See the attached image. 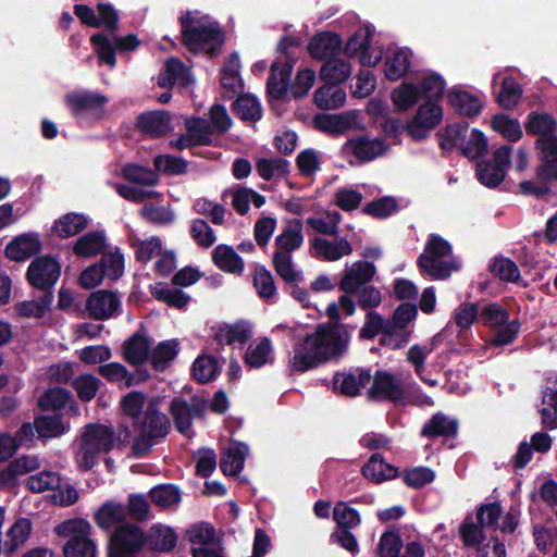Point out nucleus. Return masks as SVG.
Listing matches in <instances>:
<instances>
[{
	"label": "nucleus",
	"mask_w": 557,
	"mask_h": 557,
	"mask_svg": "<svg viewBox=\"0 0 557 557\" xmlns=\"http://www.w3.org/2000/svg\"><path fill=\"white\" fill-rule=\"evenodd\" d=\"M326 315L334 321L333 324H318L313 333H307L294 345V356L289 361L293 372L304 373L346 355L355 327L338 323L341 314L335 301L327 305Z\"/></svg>",
	"instance_id": "1"
},
{
	"label": "nucleus",
	"mask_w": 557,
	"mask_h": 557,
	"mask_svg": "<svg viewBox=\"0 0 557 557\" xmlns=\"http://www.w3.org/2000/svg\"><path fill=\"white\" fill-rule=\"evenodd\" d=\"M158 404V399L152 398L144 414L133 423V428L138 431L132 444V454L135 458L146 457L151 448L170 432V419L159 411Z\"/></svg>",
	"instance_id": "2"
},
{
	"label": "nucleus",
	"mask_w": 557,
	"mask_h": 557,
	"mask_svg": "<svg viewBox=\"0 0 557 557\" xmlns=\"http://www.w3.org/2000/svg\"><path fill=\"white\" fill-rule=\"evenodd\" d=\"M178 21L182 44L190 52L206 50L211 58L220 54L225 42V34L218 23L201 24L196 22L189 11L182 14Z\"/></svg>",
	"instance_id": "3"
},
{
	"label": "nucleus",
	"mask_w": 557,
	"mask_h": 557,
	"mask_svg": "<svg viewBox=\"0 0 557 557\" xmlns=\"http://www.w3.org/2000/svg\"><path fill=\"white\" fill-rule=\"evenodd\" d=\"M453 253L451 245L442 236L431 234L424 246V252L417 259V265L420 272L430 276L432 280H446L450 276L453 270H456L453 260H444Z\"/></svg>",
	"instance_id": "4"
},
{
	"label": "nucleus",
	"mask_w": 557,
	"mask_h": 557,
	"mask_svg": "<svg viewBox=\"0 0 557 557\" xmlns=\"http://www.w3.org/2000/svg\"><path fill=\"white\" fill-rule=\"evenodd\" d=\"M114 446V431L101 423H90L82 434L81 449L77 455L78 468L91 470L100 453H109Z\"/></svg>",
	"instance_id": "5"
},
{
	"label": "nucleus",
	"mask_w": 557,
	"mask_h": 557,
	"mask_svg": "<svg viewBox=\"0 0 557 557\" xmlns=\"http://www.w3.org/2000/svg\"><path fill=\"white\" fill-rule=\"evenodd\" d=\"M91 527L82 518L69 519L55 527V533L69 540L63 546L64 557H96V544L89 539Z\"/></svg>",
	"instance_id": "6"
},
{
	"label": "nucleus",
	"mask_w": 557,
	"mask_h": 557,
	"mask_svg": "<svg viewBox=\"0 0 557 557\" xmlns=\"http://www.w3.org/2000/svg\"><path fill=\"white\" fill-rule=\"evenodd\" d=\"M502 515V507L498 503L483 504L476 511V523L465 521L460 528L459 533L465 546L474 547L481 544L484 540L483 528L493 525L497 522Z\"/></svg>",
	"instance_id": "7"
},
{
	"label": "nucleus",
	"mask_w": 557,
	"mask_h": 557,
	"mask_svg": "<svg viewBox=\"0 0 557 557\" xmlns=\"http://www.w3.org/2000/svg\"><path fill=\"white\" fill-rule=\"evenodd\" d=\"M60 276L61 264L50 255L35 257L26 271L28 284L37 289H52Z\"/></svg>",
	"instance_id": "8"
},
{
	"label": "nucleus",
	"mask_w": 557,
	"mask_h": 557,
	"mask_svg": "<svg viewBox=\"0 0 557 557\" xmlns=\"http://www.w3.org/2000/svg\"><path fill=\"white\" fill-rule=\"evenodd\" d=\"M442 119L443 109L440 103L425 101L418 107L414 116L406 124V131L412 139L422 140L442 122Z\"/></svg>",
	"instance_id": "9"
},
{
	"label": "nucleus",
	"mask_w": 557,
	"mask_h": 557,
	"mask_svg": "<svg viewBox=\"0 0 557 557\" xmlns=\"http://www.w3.org/2000/svg\"><path fill=\"white\" fill-rule=\"evenodd\" d=\"M372 385L367 397L372 401L401 403L405 397L403 382L385 370H377L372 374Z\"/></svg>",
	"instance_id": "10"
},
{
	"label": "nucleus",
	"mask_w": 557,
	"mask_h": 557,
	"mask_svg": "<svg viewBox=\"0 0 557 557\" xmlns=\"http://www.w3.org/2000/svg\"><path fill=\"white\" fill-rule=\"evenodd\" d=\"M146 542V533L140 527L134 523H124L113 530L107 548L138 556Z\"/></svg>",
	"instance_id": "11"
},
{
	"label": "nucleus",
	"mask_w": 557,
	"mask_h": 557,
	"mask_svg": "<svg viewBox=\"0 0 557 557\" xmlns=\"http://www.w3.org/2000/svg\"><path fill=\"white\" fill-rule=\"evenodd\" d=\"M64 101L75 117L83 116L86 113L101 117L109 99L100 92L82 90L67 94Z\"/></svg>",
	"instance_id": "12"
},
{
	"label": "nucleus",
	"mask_w": 557,
	"mask_h": 557,
	"mask_svg": "<svg viewBox=\"0 0 557 557\" xmlns=\"http://www.w3.org/2000/svg\"><path fill=\"white\" fill-rule=\"evenodd\" d=\"M121 307L119 296L111 290L100 289L92 292L86 299L85 308L94 320L104 321L113 317Z\"/></svg>",
	"instance_id": "13"
},
{
	"label": "nucleus",
	"mask_w": 557,
	"mask_h": 557,
	"mask_svg": "<svg viewBox=\"0 0 557 557\" xmlns=\"http://www.w3.org/2000/svg\"><path fill=\"white\" fill-rule=\"evenodd\" d=\"M152 339L148 336L146 329L140 324L136 331L123 343V358L131 366H143L149 360Z\"/></svg>",
	"instance_id": "14"
},
{
	"label": "nucleus",
	"mask_w": 557,
	"mask_h": 557,
	"mask_svg": "<svg viewBox=\"0 0 557 557\" xmlns=\"http://www.w3.org/2000/svg\"><path fill=\"white\" fill-rule=\"evenodd\" d=\"M371 379L372 372L369 368H356L349 372L338 371L333 376L334 391L344 396L356 397Z\"/></svg>",
	"instance_id": "15"
},
{
	"label": "nucleus",
	"mask_w": 557,
	"mask_h": 557,
	"mask_svg": "<svg viewBox=\"0 0 557 557\" xmlns=\"http://www.w3.org/2000/svg\"><path fill=\"white\" fill-rule=\"evenodd\" d=\"M375 275V265L369 261H357L345 269L338 288L346 294H355L359 287L367 285Z\"/></svg>",
	"instance_id": "16"
},
{
	"label": "nucleus",
	"mask_w": 557,
	"mask_h": 557,
	"mask_svg": "<svg viewBox=\"0 0 557 557\" xmlns=\"http://www.w3.org/2000/svg\"><path fill=\"white\" fill-rule=\"evenodd\" d=\"M171 114L165 110L147 111L136 119L137 129L153 138L165 136L171 129Z\"/></svg>",
	"instance_id": "17"
},
{
	"label": "nucleus",
	"mask_w": 557,
	"mask_h": 557,
	"mask_svg": "<svg viewBox=\"0 0 557 557\" xmlns=\"http://www.w3.org/2000/svg\"><path fill=\"white\" fill-rule=\"evenodd\" d=\"M42 249L38 233H24L14 237L4 249L7 258L22 262L37 255Z\"/></svg>",
	"instance_id": "18"
},
{
	"label": "nucleus",
	"mask_w": 557,
	"mask_h": 557,
	"mask_svg": "<svg viewBox=\"0 0 557 557\" xmlns=\"http://www.w3.org/2000/svg\"><path fill=\"white\" fill-rule=\"evenodd\" d=\"M342 45L343 40L338 34L322 32L310 39L308 52L315 60L326 61L339 54Z\"/></svg>",
	"instance_id": "19"
},
{
	"label": "nucleus",
	"mask_w": 557,
	"mask_h": 557,
	"mask_svg": "<svg viewBox=\"0 0 557 557\" xmlns=\"http://www.w3.org/2000/svg\"><path fill=\"white\" fill-rule=\"evenodd\" d=\"M343 148L350 149L352 154L361 162H370L384 154L388 147L382 139H370L361 135L348 139Z\"/></svg>",
	"instance_id": "20"
},
{
	"label": "nucleus",
	"mask_w": 557,
	"mask_h": 557,
	"mask_svg": "<svg viewBox=\"0 0 557 557\" xmlns=\"http://www.w3.org/2000/svg\"><path fill=\"white\" fill-rule=\"evenodd\" d=\"M270 70L271 73L267 81V95L270 99L282 100L288 91L293 72L292 65L274 61Z\"/></svg>",
	"instance_id": "21"
},
{
	"label": "nucleus",
	"mask_w": 557,
	"mask_h": 557,
	"mask_svg": "<svg viewBox=\"0 0 557 557\" xmlns=\"http://www.w3.org/2000/svg\"><path fill=\"white\" fill-rule=\"evenodd\" d=\"M447 101L458 114L467 117L478 116L483 109L482 102L475 95L456 87L448 91Z\"/></svg>",
	"instance_id": "22"
},
{
	"label": "nucleus",
	"mask_w": 557,
	"mask_h": 557,
	"mask_svg": "<svg viewBox=\"0 0 557 557\" xmlns=\"http://www.w3.org/2000/svg\"><path fill=\"white\" fill-rule=\"evenodd\" d=\"M311 248L317 258L325 261H336L352 252L350 243L343 237L334 243L322 237H314L311 240Z\"/></svg>",
	"instance_id": "23"
},
{
	"label": "nucleus",
	"mask_w": 557,
	"mask_h": 557,
	"mask_svg": "<svg viewBox=\"0 0 557 557\" xmlns=\"http://www.w3.org/2000/svg\"><path fill=\"white\" fill-rule=\"evenodd\" d=\"M458 421L442 412L433 414L421 429L420 435L428 438H454L458 433Z\"/></svg>",
	"instance_id": "24"
},
{
	"label": "nucleus",
	"mask_w": 557,
	"mask_h": 557,
	"mask_svg": "<svg viewBox=\"0 0 557 557\" xmlns=\"http://www.w3.org/2000/svg\"><path fill=\"white\" fill-rule=\"evenodd\" d=\"M361 472L364 478L374 483H382L387 480L396 479L399 475L397 467L385 461L384 457L375 453L362 466Z\"/></svg>",
	"instance_id": "25"
},
{
	"label": "nucleus",
	"mask_w": 557,
	"mask_h": 557,
	"mask_svg": "<svg viewBox=\"0 0 557 557\" xmlns=\"http://www.w3.org/2000/svg\"><path fill=\"white\" fill-rule=\"evenodd\" d=\"M35 426L38 438L41 441L60 437L70 430V423L63 421L62 413L37 416Z\"/></svg>",
	"instance_id": "26"
},
{
	"label": "nucleus",
	"mask_w": 557,
	"mask_h": 557,
	"mask_svg": "<svg viewBox=\"0 0 557 557\" xmlns=\"http://www.w3.org/2000/svg\"><path fill=\"white\" fill-rule=\"evenodd\" d=\"M146 545L152 552L169 553L177 544V534L170 527L162 524L152 525L146 533Z\"/></svg>",
	"instance_id": "27"
},
{
	"label": "nucleus",
	"mask_w": 557,
	"mask_h": 557,
	"mask_svg": "<svg viewBox=\"0 0 557 557\" xmlns=\"http://www.w3.org/2000/svg\"><path fill=\"white\" fill-rule=\"evenodd\" d=\"M213 263L223 272L242 275L245 269L243 258L232 246L221 244L212 251Z\"/></svg>",
	"instance_id": "28"
},
{
	"label": "nucleus",
	"mask_w": 557,
	"mask_h": 557,
	"mask_svg": "<svg viewBox=\"0 0 557 557\" xmlns=\"http://www.w3.org/2000/svg\"><path fill=\"white\" fill-rule=\"evenodd\" d=\"M248 450V446L243 442H236V445L225 449L220 459L221 471L227 476L238 475L244 469Z\"/></svg>",
	"instance_id": "29"
},
{
	"label": "nucleus",
	"mask_w": 557,
	"mask_h": 557,
	"mask_svg": "<svg viewBox=\"0 0 557 557\" xmlns=\"http://www.w3.org/2000/svg\"><path fill=\"white\" fill-rule=\"evenodd\" d=\"M95 521L102 530L109 531L113 527L126 523V508L121 503L106 502L95 513Z\"/></svg>",
	"instance_id": "30"
},
{
	"label": "nucleus",
	"mask_w": 557,
	"mask_h": 557,
	"mask_svg": "<svg viewBox=\"0 0 557 557\" xmlns=\"http://www.w3.org/2000/svg\"><path fill=\"white\" fill-rule=\"evenodd\" d=\"M304 243L302 222L299 219L288 221V226L275 238V252L292 255Z\"/></svg>",
	"instance_id": "31"
},
{
	"label": "nucleus",
	"mask_w": 557,
	"mask_h": 557,
	"mask_svg": "<svg viewBox=\"0 0 557 557\" xmlns=\"http://www.w3.org/2000/svg\"><path fill=\"white\" fill-rule=\"evenodd\" d=\"M106 235L102 231H91L77 238L73 245V253L78 257H94L103 251Z\"/></svg>",
	"instance_id": "32"
},
{
	"label": "nucleus",
	"mask_w": 557,
	"mask_h": 557,
	"mask_svg": "<svg viewBox=\"0 0 557 557\" xmlns=\"http://www.w3.org/2000/svg\"><path fill=\"white\" fill-rule=\"evenodd\" d=\"M251 337V327L247 322L239 321L234 324L221 326L214 335L220 347L234 343L246 344Z\"/></svg>",
	"instance_id": "33"
},
{
	"label": "nucleus",
	"mask_w": 557,
	"mask_h": 557,
	"mask_svg": "<svg viewBox=\"0 0 557 557\" xmlns=\"http://www.w3.org/2000/svg\"><path fill=\"white\" fill-rule=\"evenodd\" d=\"M351 74V65L341 58L326 60L320 69V78L326 84L338 85L347 81Z\"/></svg>",
	"instance_id": "34"
},
{
	"label": "nucleus",
	"mask_w": 557,
	"mask_h": 557,
	"mask_svg": "<svg viewBox=\"0 0 557 557\" xmlns=\"http://www.w3.org/2000/svg\"><path fill=\"white\" fill-rule=\"evenodd\" d=\"M315 106L321 110H335L346 101V92L337 85L324 84L313 95Z\"/></svg>",
	"instance_id": "35"
},
{
	"label": "nucleus",
	"mask_w": 557,
	"mask_h": 557,
	"mask_svg": "<svg viewBox=\"0 0 557 557\" xmlns=\"http://www.w3.org/2000/svg\"><path fill=\"white\" fill-rule=\"evenodd\" d=\"M178 352L180 342L177 339L163 341L151 349L149 361L156 371L162 372L175 359Z\"/></svg>",
	"instance_id": "36"
},
{
	"label": "nucleus",
	"mask_w": 557,
	"mask_h": 557,
	"mask_svg": "<svg viewBox=\"0 0 557 557\" xmlns=\"http://www.w3.org/2000/svg\"><path fill=\"white\" fill-rule=\"evenodd\" d=\"M234 114L247 122L256 123L262 117V107L260 101L250 94H243L232 104Z\"/></svg>",
	"instance_id": "37"
},
{
	"label": "nucleus",
	"mask_w": 557,
	"mask_h": 557,
	"mask_svg": "<svg viewBox=\"0 0 557 557\" xmlns=\"http://www.w3.org/2000/svg\"><path fill=\"white\" fill-rule=\"evenodd\" d=\"M32 521L28 518H18L9 529V540L4 543V554L13 555L20 546L25 544L32 533Z\"/></svg>",
	"instance_id": "38"
},
{
	"label": "nucleus",
	"mask_w": 557,
	"mask_h": 557,
	"mask_svg": "<svg viewBox=\"0 0 557 557\" xmlns=\"http://www.w3.org/2000/svg\"><path fill=\"white\" fill-rule=\"evenodd\" d=\"M175 429L181 434L190 437L191 436V424H193V416L189 410V404L181 397H174L171 400L170 409H169Z\"/></svg>",
	"instance_id": "39"
},
{
	"label": "nucleus",
	"mask_w": 557,
	"mask_h": 557,
	"mask_svg": "<svg viewBox=\"0 0 557 557\" xmlns=\"http://www.w3.org/2000/svg\"><path fill=\"white\" fill-rule=\"evenodd\" d=\"M88 225L82 213L69 212L54 221L52 230L61 237L69 238L84 231Z\"/></svg>",
	"instance_id": "40"
},
{
	"label": "nucleus",
	"mask_w": 557,
	"mask_h": 557,
	"mask_svg": "<svg viewBox=\"0 0 557 557\" xmlns=\"http://www.w3.org/2000/svg\"><path fill=\"white\" fill-rule=\"evenodd\" d=\"M391 99L399 112L408 111L413 108L421 99L419 87L411 82H403L391 95Z\"/></svg>",
	"instance_id": "41"
},
{
	"label": "nucleus",
	"mask_w": 557,
	"mask_h": 557,
	"mask_svg": "<svg viewBox=\"0 0 557 557\" xmlns=\"http://www.w3.org/2000/svg\"><path fill=\"white\" fill-rule=\"evenodd\" d=\"M524 127L529 135L552 136L557 129V121L549 113L530 112Z\"/></svg>",
	"instance_id": "42"
},
{
	"label": "nucleus",
	"mask_w": 557,
	"mask_h": 557,
	"mask_svg": "<svg viewBox=\"0 0 557 557\" xmlns=\"http://www.w3.org/2000/svg\"><path fill=\"white\" fill-rule=\"evenodd\" d=\"M272 344L268 337H262L256 345L250 344L245 352L244 362L251 369H259L272 363Z\"/></svg>",
	"instance_id": "43"
},
{
	"label": "nucleus",
	"mask_w": 557,
	"mask_h": 557,
	"mask_svg": "<svg viewBox=\"0 0 557 557\" xmlns=\"http://www.w3.org/2000/svg\"><path fill=\"white\" fill-rule=\"evenodd\" d=\"M543 404L546 405L541 409V417L544 426L549 429L557 428V379L548 382L543 393Z\"/></svg>",
	"instance_id": "44"
},
{
	"label": "nucleus",
	"mask_w": 557,
	"mask_h": 557,
	"mask_svg": "<svg viewBox=\"0 0 557 557\" xmlns=\"http://www.w3.org/2000/svg\"><path fill=\"white\" fill-rule=\"evenodd\" d=\"M445 86L446 83L438 73L433 72L425 75L418 85L420 97L424 98L425 101L438 103L444 97Z\"/></svg>",
	"instance_id": "45"
},
{
	"label": "nucleus",
	"mask_w": 557,
	"mask_h": 557,
	"mask_svg": "<svg viewBox=\"0 0 557 557\" xmlns=\"http://www.w3.org/2000/svg\"><path fill=\"white\" fill-rule=\"evenodd\" d=\"M522 97V88L519 83L510 76L503 79L496 100L504 110H512L517 107Z\"/></svg>",
	"instance_id": "46"
},
{
	"label": "nucleus",
	"mask_w": 557,
	"mask_h": 557,
	"mask_svg": "<svg viewBox=\"0 0 557 557\" xmlns=\"http://www.w3.org/2000/svg\"><path fill=\"white\" fill-rule=\"evenodd\" d=\"M509 320L507 309L497 302H488L479 306V323L484 326L496 329Z\"/></svg>",
	"instance_id": "47"
},
{
	"label": "nucleus",
	"mask_w": 557,
	"mask_h": 557,
	"mask_svg": "<svg viewBox=\"0 0 557 557\" xmlns=\"http://www.w3.org/2000/svg\"><path fill=\"white\" fill-rule=\"evenodd\" d=\"M289 161L284 158H260L256 162V171L264 181H271L275 174L286 177L289 174Z\"/></svg>",
	"instance_id": "48"
},
{
	"label": "nucleus",
	"mask_w": 557,
	"mask_h": 557,
	"mask_svg": "<svg viewBox=\"0 0 557 557\" xmlns=\"http://www.w3.org/2000/svg\"><path fill=\"white\" fill-rule=\"evenodd\" d=\"M150 293L154 299L177 309L185 308L190 300L189 295L182 289H171L162 284L150 286Z\"/></svg>",
	"instance_id": "49"
},
{
	"label": "nucleus",
	"mask_w": 557,
	"mask_h": 557,
	"mask_svg": "<svg viewBox=\"0 0 557 557\" xmlns=\"http://www.w3.org/2000/svg\"><path fill=\"white\" fill-rule=\"evenodd\" d=\"M219 362L215 357L203 355L196 358L191 367L193 377L201 384L208 383L219 374Z\"/></svg>",
	"instance_id": "50"
},
{
	"label": "nucleus",
	"mask_w": 557,
	"mask_h": 557,
	"mask_svg": "<svg viewBox=\"0 0 557 557\" xmlns=\"http://www.w3.org/2000/svg\"><path fill=\"white\" fill-rule=\"evenodd\" d=\"M411 67L409 53L405 49L396 50L385 62V75L389 81L406 76Z\"/></svg>",
	"instance_id": "51"
},
{
	"label": "nucleus",
	"mask_w": 557,
	"mask_h": 557,
	"mask_svg": "<svg viewBox=\"0 0 557 557\" xmlns=\"http://www.w3.org/2000/svg\"><path fill=\"white\" fill-rule=\"evenodd\" d=\"M488 270L495 277L504 282L518 283L520 280V270L517 263L503 256L493 258Z\"/></svg>",
	"instance_id": "52"
},
{
	"label": "nucleus",
	"mask_w": 557,
	"mask_h": 557,
	"mask_svg": "<svg viewBox=\"0 0 557 557\" xmlns=\"http://www.w3.org/2000/svg\"><path fill=\"white\" fill-rule=\"evenodd\" d=\"M468 128L469 124L466 122L446 126L444 132L438 133L441 148L445 151H451L455 148L459 150L467 138Z\"/></svg>",
	"instance_id": "53"
},
{
	"label": "nucleus",
	"mask_w": 557,
	"mask_h": 557,
	"mask_svg": "<svg viewBox=\"0 0 557 557\" xmlns=\"http://www.w3.org/2000/svg\"><path fill=\"white\" fill-rule=\"evenodd\" d=\"M475 175L478 181L488 188H495L499 186L504 182L506 176L505 170L498 168L495 164H492V161L490 159L481 160L478 163Z\"/></svg>",
	"instance_id": "54"
},
{
	"label": "nucleus",
	"mask_w": 557,
	"mask_h": 557,
	"mask_svg": "<svg viewBox=\"0 0 557 557\" xmlns=\"http://www.w3.org/2000/svg\"><path fill=\"white\" fill-rule=\"evenodd\" d=\"M90 42L95 47V51L101 63L108 64L111 67L116 65V47L114 40L111 41L104 33H96L90 37Z\"/></svg>",
	"instance_id": "55"
},
{
	"label": "nucleus",
	"mask_w": 557,
	"mask_h": 557,
	"mask_svg": "<svg viewBox=\"0 0 557 557\" xmlns=\"http://www.w3.org/2000/svg\"><path fill=\"white\" fill-rule=\"evenodd\" d=\"M149 497L153 504L162 508L177 505L182 499L181 491L174 484H161L152 487Z\"/></svg>",
	"instance_id": "56"
},
{
	"label": "nucleus",
	"mask_w": 557,
	"mask_h": 557,
	"mask_svg": "<svg viewBox=\"0 0 557 557\" xmlns=\"http://www.w3.org/2000/svg\"><path fill=\"white\" fill-rule=\"evenodd\" d=\"M488 143L483 132L478 128L471 131V136L459 147L460 154L468 159H478L487 152Z\"/></svg>",
	"instance_id": "57"
},
{
	"label": "nucleus",
	"mask_w": 557,
	"mask_h": 557,
	"mask_svg": "<svg viewBox=\"0 0 557 557\" xmlns=\"http://www.w3.org/2000/svg\"><path fill=\"white\" fill-rule=\"evenodd\" d=\"M122 175L126 181L144 186H156L159 183V176L154 171L137 164L124 165Z\"/></svg>",
	"instance_id": "58"
},
{
	"label": "nucleus",
	"mask_w": 557,
	"mask_h": 557,
	"mask_svg": "<svg viewBox=\"0 0 557 557\" xmlns=\"http://www.w3.org/2000/svg\"><path fill=\"white\" fill-rule=\"evenodd\" d=\"M100 385L101 381L90 373L81 374L72 381V387L84 403H88L96 397Z\"/></svg>",
	"instance_id": "59"
},
{
	"label": "nucleus",
	"mask_w": 557,
	"mask_h": 557,
	"mask_svg": "<svg viewBox=\"0 0 557 557\" xmlns=\"http://www.w3.org/2000/svg\"><path fill=\"white\" fill-rule=\"evenodd\" d=\"M252 282L260 298L269 299L276 294L273 275L264 265H257L255 268Z\"/></svg>",
	"instance_id": "60"
},
{
	"label": "nucleus",
	"mask_w": 557,
	"mask_h": 557,
	"mask_svg": "<svg viewBox=\"0 0 557 557\" xmlns=\"http://www.w3.org/2000/svg\"><path fill=\"white\" fill-rule=\"evenodd\" d=\"M72 398L70 391L64 387L47 389L39 398L38 406L42 410H60L66 406Z\"/></svg>",
	"instance_id": "61"
},
{
	"label": "nucleus",
	"mask_w": 557,
	"mask_h": 557,
	"mask_svg": "<svg viewBox=\"0 0 557 557\" xmlns=\"http://www.w3.org/2000/svg\"><path fill=\"white\" fill-rule=\"evenodd\" d=\"M333 519L336 529L351 530L361 523V517L357 509L349 507L345 502H338L333 509Z\"/></svg>",
	"instance_id": "62"
},
{
	"label": "nucleus",
	"mask_w": 557,
	"mask_h": 557,
	"mask_svg": "<svg viewBox=\"0 0 557 557\" xmlns=\"http://www.w3.org/2000/svg\"><path fill=\"white\" fill-rule=\"evenodd\" d=\"M272 262L276 274L286 283H296L302 278L301 273L294 269L292 255L274 252Z\"/></svg>",
	"instance_id": "63"
},
{
	"label": "nucleus",
	"mask_w": 557,
	"mask_h": 557,
	"mask_svg": "<svg viewBox=\"0 0 557 557\" xmlns=\"http://www.w3.org/2000/svg\"><path fill=\"white\" fill-rule=\"evenodd\" d=\"M317 128L333 134H344L350 128V120L342 114H323L314 119Z\"/></svg>",
	"instance_id": "64"
}]
</instances>
